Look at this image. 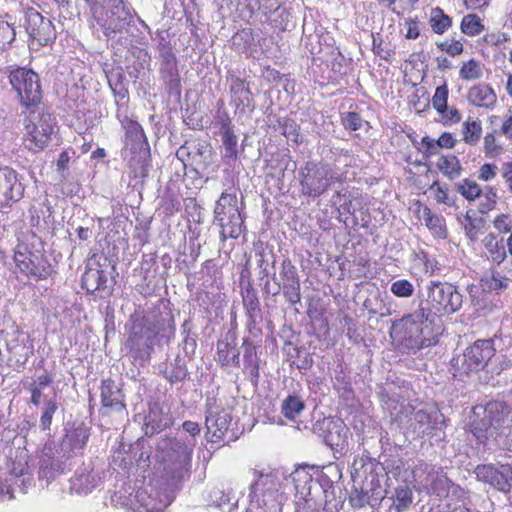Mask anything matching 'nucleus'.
<instances>
[{"mask_svg":"<svg viewBox=\"0 0 512 512\" xmlns=\"http://www.w3.org/2000/svg\"><path fill=\"white\" fill-rule=\"evenodd\" d=\"M65 432L58 445L49 442L42 449L38 475L46 485L65 472L71 459L82 453L90 437V427L83 421L68 422Z\"/></svg>","mask_w":512,"mask_h":512,"instance_id":"1","label":"nucleus"},{"mask_svg":"<svg viewBox=\"0 0 512 512\" xmlns=\"http://www.w3.org/2000/svg\"><path fill=\"white\" fill-rule=\"evenodd\" d=\"M436 321L419 307L392 324L391 335L402 349L416 353L422 348L438 343L439 333L435 330Z\"/></svg>","mask_w":512,"mask_h":512,"instance_id":"2","label":"nucleus"},{"mask_svg":"<svg viewBox=\"0 0 512 512\" xmlns=\"http://www.w3.org/2000/svg\"><path fill=\"white\" fill-rule=\"evenodd\" d=\"M418 307L433 318L451 315L462 307L463 296L457 288L448 282L430 281L424 291L418 294Z\"/></svg>","mask_w":512,"mask_h":512,"instance_id":"3","label":"nucleus"},{"mask_svg":"<svg viewBox=\"0 0 512 512\" xmlns=\"http://www.w3.org/2000/svg\"><path fill=\"white\" fill-rule=\"evenodd\" d=\"M165 322L173 323V316L169 313L163 316L151 312L133 323L128 343L132 357L140 365L149 360L154 350L155 339Z\"/></svg>","mask_w":512,"mask_h":512,"instance_id":"4","label":"nucleus"},{"mask_svg":"<svg viewBox=\"0 0 512 512\" xmlns=\"http://www.w3.org/2000/svg\"><path fill=\"white\" fill-rule=\"evenodd\" d=\"M195 445V439L162 438L158 442L164 473L172 484H177L188 476Z\"/></svg>","mask_w":512,"mask_h":512,"instance_id":"5","label":"nucleus"},{"mask_svg":"<svg viewBox=\"0 0 512 512\" xmlns=\"http://www.w3.org/2000/svg\"><path fill=\"white\" fill-rule=\"evenodd\" d=\"M495 353L496 348L493 339L476 340L463 353L451 359L450 365L453 376L462 379L479 371L489 373L490 367L494 364L493 357Z\"/></svg>","mask_w":512,"mask_h":512,"instance_id":"6","label":"nucleus"},{"mask_svg":"<svg viewBox=\"0 0 512 512\" xmlns=\"http://www.w3.org/2000/svg\"><path fill=\"white\" fill-rule=\"evenodd\" d=\"M136 17L137 13L130 2L127 0H111L92 19V26H97L107 40H113L118 35L129 33Z\"/></svg>","mask_w":512,"mask_h":512,"instance_id":"7","label":"nucleus"},{"mask_svg":"<svg viewBox=\"0 0 512 512\" xmlns=\"http://www.w3.org/2000/svg\"><path fill=\"white\" fill-rule=\"evenodd\" d=\"M253 481L249 486V499L264 512H282L285 496L281 492L278 473L253 470Z\"/></svg>","mask_w":512,"mask_h":512,"instance_id":"8","label":"nucleus"},{"mask_svg":"<svg viewBox=\"0 0 512 512\" xmlns=\"http://www.w3.org/2000/svg\"><path fill=\"white\" fill-rule=\"evenodd\" d=\"M214 224L221 228L222 241L236 239L243 232L244 218L238 207L236 193L222 192L214 209Z\"/></svg>","mask_w":512,"mask_h":512,"instance_id":"9","label":"nucleus"},{"mask_svg":"<svg viewBox=\"0 0 512 512\" xmlns=\"http://www.w3.org/2000/svg\"><path fill=\"white\" fill-rule=\"evenodd\" d=\"M302 195L317 198L339 180L329 164L307 161L298 171Z\"/></svg>","mask_w":512,"mask_h":512,"instance_id":"10","label":"nucleus"},{"mask_svg":"<svg viewBox=\"0 0 512 512\" xmlns=\"http://www.w3.org/2000/svg\"><path fill=\"white\" fill-rule=\"evenodd\" d=\"M509 412V406L503 401L489 402L481 412L474 410L470 420V431L478 443L485 444L489 438L495 437L498 426Z\"/></svg>","mask_w":512,"mask_h":512,"instance_id":"11","label":"nucleus"},{"mask_svg":"<svg viewBox=\"0 0 512 512\" xmlns=\"http://www.w3.org/2000/svg\"><path fill=\"white\" fill-rule=\"evenodd\" d=\"M9 82L26 109L37 108L41 102L40 78L32 69L18 67L9 73Z\"/></svg>","mask_w":512,"mask_h":512,"instance_id":"12","label":"nucleus"},{"mask_svg":"<svg viewBox=\"0 0 512 512\" xmlns=\"http://www.w3.org/2000/svg\"><path fill=\"white\" fill-rule=\"evenodd\" d=\"M37 108L28 109L30 111L29 124L26 125V136L24 145L32 151H41L49 143L54 131L55 118L44 110L38 111Z\"/></svg>","mask_w":512,"mask_h":512,"instance_id":"13","label":"nucleus"},{"mask_svg":"<svg viewBox=\"0 0 512 512\" xmlns=\"http://www.w3.org/2000/svg\"><path fill=\"white\" fill-rule=\"evenodd\" d=\"M444 424L445 417L435 406L415 410L410 419V428L418 438L428 437L436 441L445 436Z\"/></svg>","mask_w":512,"mask_h":512,"instance_id":"14","label":"nucleus"},{"mask_svg":"<svg viewBox=\"0 0 512 512\" xmlns=\"http://www.w3.org/2000/svg\"><path fill=\"white\" fill-rule=\"evenodd\" d=\"M14 260L21 272L37 280L46 279L54 272L44 252L40 249L32 250L27 244L17 246Z\"/></svg>","mask_w":512,"mask_h":512,"instance_id":"15","label":"nucleus"},{"mask_svg":"<svg viewBox=\"0 0 512 512\" xmlns=\"http://www.w3.org/2000/svg\"><path fill=\"white\" fill-rule=\"evenodd\" d=\"M290 478L294 484L296 495L299 499L304 500L309 507L316 505L314 498L318 493L325 494L327 498L328 488L332 487V481L327 477L322 476L321 479L315 482L313 475L306 466L296 468L290 474Z\"/></svg>","mask_w":512,"mask_h":512,"instance_id":"16","label":"nucleus"},{"mask_svg":"<svg viewBox=\"0 0 512 512\" xmlns=\"http://www.w3.org/2000/svg\"><path fill=\"white\" fill-rule=\"evenodd\" d=\"M313 433L333 450L343 451L348 446L349 429L340 418L327 417L317 421L313 425Z\"/></svg>","mask_w":512,"mask_h":512,"instance_id":"17","label":"nucleus"},{"mask_svg":"<svg viewBox=\"0 0 512 512\" xmlns=\"http://www.w3.org/2000/svg\"><path fill=\"white\" fill-rule=\"evenodd\" d=\"M272 281L275 285H279L280 291L289 304L296 305L301 302L300 277L296 266L289 258L282 261L279 277L276 273H272Z\"/></svg>","mask_w":512,"mask_h":512,"instance_id":"18","label":"nucleus"},{"mask_svg":"<svg viewBox=\"0 0 512 512\" xmlns=\"http://www.w3.org/2000/svg\"><path fill=\"white\" fill-rule=\"evenodd\" d=\"M24 26L29 37L41 46L56 39V30L49 18H45L36 9L28 8L24 14Z\"/></svg>","mask_w":512,"mask_h":512,"instance_id":"19","label":"nucleus"},{"mask_svg":"<svg viewBox=\"0 0 512 512\" xmlns=\"http://www.w3.org/2000/svg\"><path fill=\"white\" fill-rule=\"evenodd\" d=\"M24 194V186L17 172L9 167L0 168V212L18 202Z\"/></svg>","mask_w":512,"mask_h":512,"instance_id":"20","label":"nucleus"},{"mask_svg":"<svg viewBox=\"0 0 512 512\" xmlns=\"http://www.w3.org/2000/svg\"><path fill=\"white\" fill-rule=\"evenodd\" d=\"M173 425V417L170 408L159 402L149 404V412L144 417L142 429L144 434L152 437L155 434L171 427Z\"/></svg>","mask_w":512,"mask_h":512,"instance_id":"21","label":"nucleus"},{"mask_svg":"<svg viewBox=\"0 0 512 512\" xmlns=\"http://www.w3.org/2000/svg\"><path fill=\"white\" fill-rule=\"evenodd\" d=\"M427 469L426 464L415 466L412 471L413 479L415 482L423 485L428 493L434 494L438 497L446 496L449 492L452 481L443 472L429 471L424 479H421V474Z\"/></svg>","mask_w":512,"mask_h":512,"instance_id":"22","label":"nucleus"},{"mask_svg":"<svg viewBox=\"0 0 512 512\" xmlns=\"http://www.w3.org/2000/svg\"><path fill=\"white\" fill-rule=\"evenodd\" d=\"M102 408L109 412H125V395L120 386L112 379H103L100 386Z\"/></svg>","mask_w":512,"mask_h":512,"instance_id":"23","label":"nucleus"},{"mask_svg":"<svg viewBox=\"0 0 512 512\" xmlns=\"http://www.w3.org/2000/svg\"><path fill=\"white\" fill-rule=\"evenodd\" d=\"M386 491L382 489L379 479L372 478L365 489H355L350 495V504L354 508H362L366 505L372 508L378 507L385 498Z\"/></svg>","mask_w":512,"mask_h":512,"instance_id":"24","label":"nucleus"},{"mask_svg":"<svg viewBox=\"0 0 512 512\" xmlns=\"http://www.w3.org/2000/svg\"><path fill=\"white\" fill-rule=\"evenodd\" d=\"M231 421L232 416L230 412L224 409L216 412L208 410L205 421L208 441L214 442L222 439L227 433Z\"/></svg>","mask_w":512,"mask_h":512,"instance_id":"25","label":"nucleus"},{"mask_svg":"<svg viewBox=\"0 0 512 512\" xmlns=\"http://www.w3.org/2000/svg\"><path fill=\"white\" fill-rule=\"evenodd\" d=\"M82 287L99 298H105L111 292L106 273L98 268L86 269L82 276Z\"/></svg>","mask_w":512,"mask_h":512,"instance_id":"26","label":"nucleus"},{"mask_svg":"<svg viewBox=\"0 0 512 512\" xmlns=\"http://www.w3.org/2000/svg\"><path fill=\"white\" fill-rule=\"evenodd\" d=\"M232 103L241 112L254 109V103L248 84L239 77H233L230 84Z\"/></svg>","mask_w":512,"mask_h":512,"instance_id":"27","label":"nucleus"},{"mask_svg":"<svg viewBox=\"0 0 512 512\" xmlns=\"http://www.w3.org/2000/svg\"><path fill=\"white\" fill-rule=\"evenodd\" d=\"M467 101L472 106L490 109L496 104L497 96L488 84L480 83L469 88Z\"/></svg>","mask_w":512,"mask_h":512,"instance_id":"28","label":"nucleus"},{"mask_svg":"<svg viewBox=\"0 0 512 512\" xmlns=\"http://www.w3.org/2000/svg\"><path fill=\"white\" fill-rule=\"evenodd\" d=\"M129 176L144 181L150 168V149L130 152L128 156Z\"/></svg>","mask_w":512,"mask_h":512,"instance_id":"29","label":"nucleus"},{"mask_svg":"<svg viewBox=\"0 0 512 512\" xmlns=\"http://www.w3.org/2000/svg\"><path fill=\"white\" fill-rule=\"evenodd\" d=\"M243 307L248 318L247 325L249 329L254 327L257 320L261 318L260 301L258 293L249 281L246 288L242 292Z\"/></svg>","mask_w":512,"mask_h":512,"instance_id":"30","label":"nucleus"},{"mask_svg":"<svg viewBox=\"0 0 512 512\" xmlns=\"http://www.w3.org/2000/svg\"><path fill=\"white\" fill-rule=\"evenodd\" d=\"M125 147L130 152L150 149L142 126L136 121H128L125 126Z\"/></svg>","mask_w":512,"mask_h":512,"instance_id":"31","label":"nucleus"},{"mask_svg":"<svg viewBox=\"0 0 512 512\" xmlns=\"http://www.w3.org/2000/svg\"><path fill=\"white\" fill-rule=\"evenodd\" d=\"M161 374L171 384L184 381L188 376L185 359L177 355L170 363H161L158 367Z\"/></svg>","mask_w":512,"mask_h":512,"instance_id":"32","label":"nucleus"},{"mask_svg":"<svg viewBox=\"0 0 512 512\" xmlns=\"http://www.w3.org/2000/svg\"><path fill=\"white\" fill-rule=\"evenodd\" d=\"M220 132L224 148L223 157L225 159L235 160L238 155V139L232 129L231 120L228 117L221 119Z\"/></svg>","mask_w":512,"mask_h":512,"instance_id":"33","label":"nucleus"},{"mask_svg":"<svg viewBox=\"0 0 512 512\" xmlns=\"http://www.w3.org/2000/svg\"><path fill=\"white\" fill-rule=\"evenodd\" d=\"M258 271V280L263 282L272 279V273H275V256L272 251L266 252L264 249L258 250L255 253Z\"/></svg>","mask_w":512,"mask_h":512,"instance_id":"34","label":"nucleus"},{"mask_svg":"<svg viewBox=\"0 0 512 512\" xmlns=\"http://www.w3.org/2000/svg\"><path fill=\"white\" fill-rule=\"evenodd\" d=\"M482 243L489 254L488 259H491L497 265L504 262L506 259V250L503 239L498 241L494 234L489 233L484 237Z\"/></svg>","mask_w":512,"mask_h":512,"instance_id":"35","label":"nucleus"},{"mask_svg":"<svg viewBox=\"0 0 512 512\" xmlns=\"http://www.w3.org/2000/svg\"><path fill=\"white\" fill-rule=\"evenodd\" d=\"M217 356L218 362L222 366H227L229 364H233L235 366L240 365L239 351L235 345L228 341L221 340L217 342Z\"/></svg>","mask_w":512,"mask_h":512,"instance_id":"36","label":"nucleus"},{"mask_svg":"<svg viewBox=\"0 0 512 512\" xmlns=\"http://www.w3.org/2000/svg\"><path fill=\"white\" fill-rule=\"evenodd\" d=\"M482 135V122L478 118L469 117L462 124V140L467 145H476Z\"/></svg>","mask_w":512,"mask_h":512,"instance_id":"37","label":"nucleus"},{"mask_svg":"<svg viewBox=\"0 0 512 512\" xmlns=\"http://www.w3.org/2000/svg\"><path fill=\"white\" fill-rule=\"evenodd\" d=\"M437 168L449 180H454L460 177L463 170L460 161L455 155L440 157L437 162Z\"/></svg>","mask_w":512,"mask_h":512,"instance_id":"38","label":"nucleus"},{"mask_svg":"<svg viewBox=\"0 0 512 512\" xmlns=\"http://www.w3.org/2000/svg\"><path fill=\"white\" fill-rule=\"evenodd\" d=\"M71 489L78 494H85L92 492V490L97 485V480L95 476L91 473H86L84 471L77 473L71 479Z\"/></svg>","mask_w":512,"mask_h":512,"instance_id":"39","label":"nucleus"},{"mask_svg":"<svg viewBox=\"0 0 512 512\" xmlns=\"http://www.w3.org/2000/svg\"><path fill=\"white\" fill-rule=\"evenodd\" d=\"M159 72L161 74V78L167 84L170 91L179 88L180 77L177 67V60L160 63Z\"/></svg>","mask_w":512,"mask_h":512,"instance_id":"40","label":"nucleus"},{"mask_svg":"<svg viewBox=\"0 0 512 512\" xmlns=\"http://www.w3.org/2000/svg\"><path fill=\"white\" fill-rule=\"evenodd\" d=\"M454 189L469 202L480 198L483 192V189H481L479 184L475 180L469 178H465L454 183Z\"/></svg>","mask_w":512,"mask_h":512,"instance_id":"41","label":"nucleus"},{"mask_svg":"<svg viewBox=\"0 0 512 512\" xmlns=\"http://www.w3.org/2000/svg\"><path fill=\"white\" fill-rule=\"evenodd\" d=\"M305 403L297 395H288L282 402L281 412L285 418L294 420L304 410Z\"/></svg>","mask_w":512,"mask_h":512,"instance_id":"42","label":"nucleus"},{"mask_svg":"<svg viewBox=\"0 0 512 512\" xmlns=\"http://www.w3.org/2000/svg\"><path fill=\"white\" fill-rule=\"evenodd\" d=\"M393 508L396 512L406 511L413 503V492L407 485L398 486L393 495Z\"/></svg>","mask_w":512,"mask_h":512,"instance_id":"43","label":"nucleus"},{"mask_svg":"<svg viewBox=\"0 0 512 512\" xmlns=\"http://www.w3.org/2000/svg\"><path fill=\"white\" fill-rule=\"evenodd\" d=\"M429 22L437 34H443L452 24L451 18L439 7L432 9Z\"/></svg>","mask_w":512,"mask_h":512,"instance_id":"44","label":"nucleus"},{"mask_svg":"<svg viewBox=\"0 0 512 512\" xmlns=\"http://www.w3.org/2000/svg\"><path fill=\"white\" fill-rule=\"evenodd\" d=\"M459 76L467 81L478 80L483 76V65L475 59H470L462 64Z\"/></svg>","mask_w":512,"mask_h":512,"instance_id":"45","label":"nucleus"},{"mask_svg":"<svg viewBox=\"0 0 512 512\" xmlns=\"http://www.w3.org/2000/svg\"><path fill=\"white\" fill-rule=\"evenodd\" d=\"M135 497L139 506L134 512H165L161 506H157L156 500L148 495L145 489L138 490Z\"/></svg>","mask_w":512,"mask_h":512,"instance_id":"46","label":"nucleus"},{"mask_svg":"<svg viewBox=\"0 0 512 512\" xmlns=\"http://www.w3.org/2000/svg\"><path fill=\"white\" fill-rule=\"evenodd\" d=\"M422 219L424 220L426 226L435 234L438 236L445 235L446 230L443 225V218L434 214L427 206H424L422 210Z\"/></svg>","mask_w":512,"mask_h":512,"instance_id":"47","label":"nucleus"},{"mask_svg":"<svg viewBox=\"0 0 512 512\" xmlns=\"http://www.w3.org/2000/svg\"><path fill=\"white\" fill-rule=\"evenodd\" d=\"M484 30L480 17L476 14H467L461 21V31L468 36L479 35Z\"/></svg>","mask_w":512,"mask_h":512,"instance_id":"48","label":"nucleus"},{"mask_svg":"<svg viewBox=\"0 0 512 512\" xmlns=\"http://www.w3.org/2000/svg\"><path fill=\"white\" fill-rule=\"evenodd\" d=\"M5 345L7 351L11 354V356H18V358L16 359L17 363L24 364L28 360L30 352L29 347L21 345L17 337L12 336L11 339H7L5 341Z\"/></svg>","mask_w":512,"mask_h":512,"instance_id":"49","label":"nucleus"},{"mask_svg":"<svg viewBox=\"0 0 512 512\" xmlns=\"http://www.w3.org/2000/svg\"><path fill=\"white\" fill-rule=\"evenodd\" d=\"M474 212L472 210H468L465 214V220L467 223L464 226L465 233L467 237L474 241L476 240L477 234L484 227V219L481 217H474Z\"/></svg>","mask_w":512,"mask_h":512,"instance_id":"50","label":"nucleus"},{"mask_svg":"<svg viewBox=\"0 0 512 512\" xmlns=\"http://www.w3.org/2000/svg\"><path fill=\"white\" fill-rule=\"evenodd\" d=\"M478 211L481 214H486L493 210L497 204V191L494 187L486 186L481 195Z\"/></svg>","mask_w":512,"mask_h":512,"instance_id":"51","label":"nucleus"},{"mask_svg":"<svg viewBox=\"0 0 512 512\" xmlns=\"http://www.w3.org/2000/svg\"><path fill=\"white\" fill-rule=\"evenodd\" d=\"M448 93L449 91L446 84L438 86L435 90L432 98V104L439 114H444L447 110Z\"/></svg>","mask_w":512,"mask_h":512,"instance_id":"52","label":"nucleus"},{"mask_svg":"<svg viewBox=\"0 0 512 512\" xmlns=\"http://www.w3.org/2000/svg\"><path fill=\"white\" fill-rule=\"evenodd\" d=\"M390 291L396 297L409 298L414 294V286L406 279H399L391 283Z\"/></svg>","mask_w":512,"mask_h":512,"instance_id":"53","label":"nucleus"},{"mask_svg":"<svg viewBox=\"0 0 512 512\" xmlns=\"http://www.w3.org/2000/svg\"><path fill=\"white\" fill-rule=\"evenodd\" d=\"M58 409V405L55 400L49 399L44 403V409L40 417V427L42 430H50L52 419Z\"/></svg>","mask_w":512,"mask_h":512,"instance_id":"54","label":"nucleus"},{"mask_svg":"<svg viewBox=\"0 0 512 512\" xmlns=\"http://www.w3.org/2000/svg\"><path fill=\"white\" fill-rule=\"evenodd\" d=\"M430 190L435 194V200L438 203H443L447 206H454L456 201V196H451L448 193V188L442 186L438 181H435L430 186Z\"/></svg>","mask_w":512,"mask_h":512,"instance_id":"55","label":"nucleus"},{"mask_svg":"<svg viewBox=\"0 0 512 512\" xmlns=\"http://www.w3.org/2000/svg\"><path fill=\"white\" fill-rule=\"evenodd\" d=\"M279 125L282 130V134L285 137H287L288 139H290L294 142H298L299 127L293 119L285 117L279 121Z\"/></svg>","mask_w":512,"mask_h":512,"instance_id":"56","label":"nucleus"},{"mask_svg":"<svg viewBox=\"0 0 512 512\" xmlns=\"http://www.w3.org/2000/svg\"><path fill=\"white\" fill-rule=\"evenodd\" d=\"M484 152L486 157L491 159L498 157L503 152L502 146L496 143L494 133H487L484 137Z\"/></svg>","mask_w":512,"mask_h":512,"instance_id":"57","label":"nucleus"},{"mask_svg":"<svg viewBox=\"0 0 512 512\" xmlns=\"http://www.w3.org/2000/svg\"><path fill=\"white\" fill-rule=\"evenodd\" d=\"M157 51L159 53L160 63L177 60L170 42H168L165 38L160 39L157 45Z\"/></svg>","mask_w":512,"mask_h":512,"instance_id":"58","label":"nucleus"},{"mask_svg":"<svg viewBox=\"0 0 512 512\" xmlns=\"http://www.w3.org/2000/svg\"><path fill=\"white\" fill-rule=\"evenodd\" d=\"M231 499V492H226L217 487L211 489L209 492V500L216 507H222L223 505L230 503Z\"/></svg>","mask_w":512,"mask_h":512,"instance_id":"59","label":"nucleus"},{"mask_svg":"<svg viewBox=\"0 0 512 512\" xmlns=\"http://www.w3.org/2000/svg\"><path fill=\"white\" fill-rule=\"evenodd\" d=\"M15 39V30L7 22L0 20V49H4Z\"/></svg>","mask_w":512,"mask_h":512,"instance_id":"60","label":"nucleus"},{"mask_svg":"<svg viewBox=\"0 0 512 512\" xmlns=\"http://www.w3.org/2000/svg\"><path fill=\"white\" fill-rule=\"evenodd\" d=\"M342 123L346 129L357 131L364 123L361 116L356 112H347L342 117Z\"/></svg>","mask_w":512,"mask_h":512,"instance_id":"61","label":"nucleus"},{"mask_svg":"<svg viewBox=\"0 0 512 512\" xmlns=\"http://www.w3.org/2000/svg\"><path fill=\"white\" fill-rule=\"evenodd\" d=\"M482 282H485V284L490 290L498 291L505 289L507 287V283L501 278L499 273H497L496 271H491V275L489 277L486 276L482 278Z\"/></svg>","mask_w":512,"mask_h":512,"instance_id":"62","label":"nucleus"},{"mask_svg":"<svg viewBox=\"0 0 512 512\" xmlns=\"http://www.w3.org/2000/svg\"><path fill=\"white\" fill-rule=\"evenodd\" d=\"M496 470H497V468H495L492 465L483 464V465H478L475 468L474 473L479 481L489 484L491 482V480L493 479V474L495 473Z\"/></svg>","mask_w":512,"mask_h":512,"instance_id":"63","label":"nucleus"},{"mask_svg":"<svg viewBox=\"0 0 512 512\" xmlns=\"http://www.w3.org/2000/svg\"><path fill=\"white\" fill-rule=\"evenodd\" d=\"M489 484L494 488L498 489L499 491L503 492L509 491L511 487L507 476L504 474L503 471H499L498 469L493 474V479Z\"/></svg>","mask_w":512,"mask_h":512,"instance_id":"64","label":"nucleus"}]
</instances>
